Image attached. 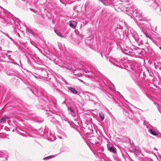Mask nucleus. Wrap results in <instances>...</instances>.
<instances>
[{"mask_svg": "<svg viewBox=\"0 0 161 161\" xmlns=\"http://www.w3.org/2000/svg\"><path fill=\"white\" fill-rule=\"evenodd\" d=\"M131 6V5H128L126 7L127 8L126 11L128 12V14H131L132 18H135V19L137 21H143V22L142 23V24L143 29H146L148 31H150L151 30H153L151 20L144 17L142 12L137 8H135L134 12H133L132 8L130 7L131 10L129 9L130 7Z\"/></svg>", "mask_w": 161, "mask_h": 161, "instance_id": "nucleus-2", "label": "nucleus"}, {"mask_svg": "<svg viewBox=\"0 0 161 161\" xmlns=\"http://www.w3.org/2000/svg\"><path fill=\"white\" fill-rule=\"evenodd\" d=\"M84 72L86 73H91V75H87L89 76V77H92L93 76V74L91 71V68H86L84 70Z\"/></svg>", "mask_w": 161, "mask_h": 161, "instance_id": "nucleus-16", "label": "nucleus"}, {"mask_svg": "<svg viewBox=\"0 0 161 161\" xmlns=\"http://www.w3.org/2000/svg\"><path fill=\"white\" fill-rule=\"evenodd\" d=\"M99 140V137H94L91 139L90 142L92 144H95L97 146L99 147L100 145Z\"/></svg>", "mask_w": 161, "mask_h": 161, "instance_id": "nucleus-7", "label": "nucleus"}, {"mask_svg": "<svg viewBox=\"0 0 161 161\" xmlns=\"http://www.w3.org/2000/svg\"><path fill=\"white\" fill-rule=\"evenodd\" d=\"M140 29L141 30V31L147 37L149 38H150V37L148 35L147 33L144 30L143 28L142 27L140 28Z\"/></svg>", "mask_w": 161, "mask_h": 161, "instance_id": "nucleus-24", "label": "nucleus"}, {"mask_svg": "<svg viewBox=\"0 0 161 161\" xmlns=\"http://www.w3.org/2000/svg\"><path fill=\"white\" fill-rule=\"evenodd\" d=\"M9 119L8 117L5 116L4 117L2 118L0 120V122L2 123H3L6 122V119Z\"/></svg>", "mask_w": 161, "mask_h": 161, "instance_id": "nucleus-23", "label": "nucleus"}, {"mask_svg": "<svg viewBox=\"0 0 161 161\" xmlns=\"http://www.w3.org/2000/svg\"><path fill=\"white\" fill-rule=\"evenodd\" d=\"M159 2V0H150L149 4H150V6L153 7L155 8L158 5Z\"/></svg>", "mask_w": 161, "mask_h": 161, "instance_id": "nucleus-12", "label": "nucleus"}, {"mask_svg": "<svg viewBox=\"0 0 161 161\" xmlns=\"http://www.w3.org/2000/svg\"><path fill=\"white\" fill-rule=\"evenodd\" d=\"M55 156H56L55 155H50V156H47V157L44 158H43V159L44 160H48V159H51L53 158L54 157H55Z\"/></svg>", "mask_w": 161, "mask_h": 161, "instance_id": "nucleus-25", "label": "nucleus"}, {"mask_svg": "<svg viewBox=\"0 0 161 161\" xmlns=\"http://www.w3.org/2000/svg\"><path fill=\"white\" fill-rule=\"evenodd\" d=\"M102 2L103 4L105 6H114V8L115 10L118 12H119L120 11H125L126 12V14H128L129 15H130L131 18H132V15L128 14V12L126 11L127 9V8L126 7L128 5H131V6L130 7L131 8H133V12H134V10L135 9V6L132 4L131 3L130 4H125V6L123 7V5L122 4H121L119 3V2L117 0L114 2V0H99ZM129 9L131 10V9L130 8V7Z\"/></svg>", "mask_w": 161, "mask_h": 161, "instance_id": "nucleus-3", "label": "nucleus"}, {"mask_svg": "<svg viewBox=\"0 0 161 161\" xmlns=\"http://www.w3.org/2000/svg\"><path fill=\"white\" fill-rule=\"evenodd\" d=\"M107 147L108 150L111 153H116V150L115 147L114 146H111L109 144H107Z\"/></svg>", "mask_w": 161, "mask_h": 161, "instance_id": "nucleus-13", "label": "nucleus"}, {"mask_svg": "<svg viewBox=\"0 0 161 161\" xmlns=\"http://www.w3.org/2000/svg\"><path fill=\"white\" fill-rule=\"evenodd\" d=\"M94 97H96L94 96H93Z\"/></svg>", "mask_w": 161, "mask_h": 161, "instance_id": "nucleus-46", "label": "nucleus"}, {"mask_svg": "<svg viewBox=\"0 0 161 161\" xmlns=\"http://www.w3.org/2000/svg\"><path fill=\"white\" fill-rule=\"evenodd\" d=\"M50 82H51L53 84V80H52V81L50 80Z\"/></svg>", "mask_w": 161, "mask_h": 161, "instance_id": "nucleus-39", "label": "nucleus"}, {"mask_svg": "<svg viewBox=\"0 0 161 161\" xmlns=\"http://www.w3.org/2000/svg\"><path fill=\"white\" fill-rule=\"evenodd\" d=\"M22 0L23 1H25V0Z\"/></svg>", "mask_w": 161, "mask_h": 161, "instance_id": "nucleus-43", "label": "nucleus"}, {"mask_svg": "<svg viewBox=\"0 0 161 161\" xmlns=\"http://www.w3.org/2000/svg\"><path fill=\"white\" fill-rule=\"evenodd\" d=\"M80 80V81L83 82L84 84H86L85 82L84 81H83L82 80Z\"/></svg>", "mask_w": 161, "mask_h": 161, "instance_id": "nucleus-36", "label": "nucleus"}, {"mask_svg": "<svg viewBox=\"0 0 161 161\" xmlns=\"http://www.w3.org/2000/svg\"><path fill=\"white\" fill-rule=\"evenodd\" d=\"M39 72L40 74V76L43 77L47 78L48 80H51V79L55 80V77L53 76L51 77V75H49L48 72L45 70L43 69H40L39 70Z\"/></svg>", "mask_w": 161, "mask_h": 161, "instance_id": "nucleus-4", "label": "nucleus"}, {"mask_svg": "<svg viewBox=\"0 0 161 161\" xmlns=\"http://www.w3.org/2000/svg\"><path fill=\"white\" fill-rule=\"evenodd\" d=\"M100 77L102 79L103 82L105 85L108 86H109L110 84L111 83V81H110L109 80H108L105 78L102 74H101L100 72H99L98 73Z\"/></svg>", "mask_w": 161, "mask_h": 161, "instance_id": "nucleus-6", "label": "nucleus"}, {"mask_svg": "<svg viewBox=\"0 0 161 161\" xmlns=\"http://www.w3.org/2000/svg\"><path fill=\"white\" fill-rule=\"evenodd\" d=\"M17 36L19 37H20V35L19 34V33H17Z\"/></svg>", "mask_w": 161, "mask_h": 161, "instance_id": "nucleus-37", "label": "nucleus"}, {"mask_svg": "<svg viewBox=\"0 0 161 161\" xmlns=\"http://www.w3.org/2000/svg\"><path fill=\"white\" fill-rule=\"evenodd\" d=\"M86 84H85L86 85H87L88 86H90L89 84L87 83H85Z\"/></svg>", "mask_w": 161, "mask_h": 161, "instance_id": "nucleus-34", "label": "nucleus"}, {"mask_svg": "<svg viewBox=\"0 0 161 161\" xmlns=\"http://www.w3.org/2000/svg\"><path fill=\"white\" fill-rule=\"evenodd\" d=\"M99 116L102 120H103L104 119V115L102 112L99 113Z\"/></svg>", "mask_w": 161, "mask_h": 161, "instance_id": "nucleus-27", "label": "nucleus"}, {"mask_svg": "<svg viewBox=\"0 0 161 161\" xmlns=\"http://www.w3.org/2000/svg\"><path fill=\"white\" fill-rule=\"evenodd\" d=\"M15 130H17V129L16 128L15 129Z\"/></svg>", "mask_w": 161, "mask_h": 161, "instance_id": "nucleus-48", "label": "nucleus"}, {"mask_svg": "<svg viewBox=\"0 0 161 161\" xmlns=\"http://www.w3.org/2000/svg\"><path fill=\"white\" fill-rule=\"evenodd\" d=\"M7 157V154L0 151V161H6Z\"/></svg>", "mask_w": 161, "mask_h": 161, "instance_id": "nucleus-11", "label": "nucleus"}, {"mask_svg": "<svg viewBox=\"0 0 161 161\" xmlns=\"http://www.w3.org/2000/svg\"><path fill=\"white\" fill-rule=\"evenodd\" d=\"M118 30V29H117V28L115 29V31H114V33L115 32H116V31H117V30Z\"/></svg>", "mask_w": 161, "mask_h": 161, "instance_id": "nucleus-35", "label": "nucleus"}, {"mask_svg": "<svg viewBox=\"0 0 161 161\" xmlns=\"http://www.w3.org/2000/svg\"><path fill=\"white\" fill-rule=\"evenodd\" d=\"M3 33L5 35H6V36H8V37H9L10 39L12 40V38L10 37L9 36V35L7 33H5V32H3Z\"/></svg>", "mask_w": 161, "mask_h": 161, "instance_id": "nucleus-31", "label": "nucleus"}, {"mask_svg": "<svg viewBox=\"0 0 161 161\" xmlns=\"http://www.w3.org/2000/svg\"><path fill=\"white\" fill-rule=\"evenodd\" d=\"M124 53L125 54L128 55L133 53V50L130 48H128L127 50H125Z\"/></svg>", "mask_w": 161, "mask_h": 161, "instance_id": "nucleus-19", "label": "nucleus"}, {"mask_svg": "<svg viewBox=\"0 0 161 161\" xmlns=\"http://www.w3.org/2000/svg\"><path fill=\"white\" fill-rule=\"evenodd\" d=\"M24 25L27 32L29 34H31L34 36H36V33H35L30 28L27 27L25 25Z\"/></svg>", "mask_w": 161, "mask_h": 161, "instance_id": "nucleus-14", "label": "nucleus"}, {"mask_svg": "<svg viewBox=\"0 0 161 161\" xmlns=\"http://www.w3.org/2000/svg\"><path fill=\"white\" fill-rule=\"evenodd\" d=\"M123 110L124 113H126L127 114V115L129 117L133 119L132 114H133L132 110L130 108L125 107L124 108Z\"/></svg>", "mask_w": 161, "mask_h": 161, "instance_id": "nucleus-8", "label": "nucleus"}, {"mask_svg": "<svg viewBox=\"0 0 161 161\" xmlns=\"http://www.w3.org/2000/svg\"><path fill=\"white\" fill-rule=\"evenodd\" d=\"M32 132L35 134L40 136H43L44 134L43 129L41 128L39 129L38 130L35 129H33L32 130Z\"/></svg>", "mask_w": 161, "mask_h": 161, "instance_id": "nucleus-9", "label": "nucleus"}, {"mask_svg": "<svg viewBox=\"0 0 161 161\" xmlns=\"http://www.w3.org/2000/svg\"><path fill=\"white\" fill-rule=\"evenodd\" d=\"M101 56H102V57H103V55H102V54H101Z\"/></svg>", "mask_w": 161, "mask_h": 161, "instance_id": "nucleus-45", "label": "nucleus"}, {"mask_svg": "<svg viewBox=\"0 0 161 161\" xmlns=\"http://www.w3.org/2000/svg\"><path fill=\"white\" fill-rule=\"evenodd\" d=\"M159 48L161 50V47H159Z\"/></svg>", "mask_w": 161, "mask_h": 161, "instance_id": "nucleus-40", "label": "nucleus"}, {"mask_svg": "<svg viewBox=\"0 0 161 161\" xmlns=\"http://www.w3.org/2000/svg\"><path fill=\"white\" fill-rule=\"evenodd\" d=\"M135 151H137V152H135V154L137 156H139L140 154L141 153V152L139 149H135Z\"/></svg>", "mask_w": 161, "mask_h": 161, "instance_id": "nucleus-28", "label": "nucleus"}, {"mask_svg": "<svg viewBox=\"0 0 161 161\" xmlns=\"http://www.w3.org/2000/svg\"><path fill=\"white\" fill-rule=\"evenodd\" d=\"M43 121V119H41V120L40 121L38 120L37 122L39 123H42Z\"/></svg>", "mask_w": 161, "mask_h": 161, "instance_id": "nucleus-32", "label": "nucleus"}, {"mask_svg": "<svg viewBox=\"0 0 161 161\" xmlns=\"http://www.w3.org/2000/svg\"><path fill=\"white\" fill-rule=\"evenodd\" d=\"M14 130H13V131H14Z\"/></svg>", "mask_w": 161, "mask_h": 161, "instance_id": "nucleus-47", "label": "nucleus"}, {"mask_svg": "<svg viewBox=\"0 0 161 161\" xmlns=\"http://www.w3.org/2000/svg\"><path fill=\"white\" fill-rule=\"evenodd\" d=\"M4 19L5 22L7 24H9L10 23H12L13 21V19L8 17L5 18Z\"/></svg>", "mask_w": 161, "mask_h": 161, "instance_id": "nucleus-22", "label": "nucleus"}, {"mask_svg": "<svg viewBox=\"0 0 161 161\" xmlns=\"http://www.w3.org/2000/svg\"><path fill=\"white\" fill-rule=\"evenodd\" d=\"M113 87H111V86H110V88L111 89H112V90H113L114 89V88H113Z\"/></svg>", "mask_w": 161, "mask_h": 161, "instance_id": "nucleus-38", "label": "nucleus"}, {"mask_svg": "<svg viewBox=\"0 0 161 161\" xmlns=\"http://www.w3.org/2000/svg\"><path fill=\"white\" fill-rule=\"evenodd\" d=\"M139 121V120H138H138H137V122H138Z\"/></svg>", "mask_w": 161, "mask_h": 161, "instance_id": "nucleus-41", "label": "nucleus"}, {"mask_svg": "<svg viewBox=\"0 0 161 161\" xmlns=\"http://www.w3.org/2000/svg\"><path fill=\"white\" fill-rule=\"evenodd\" d=\"M149 132L152 135L155 136H157L158 135V134L156 132L153 130L152 129H150L148 130Z\"/></svg>", "mask_w": 161, "mask_h": 161, "instance_id": "nucleus-21", "label": "nucleus"}, {"mask_svg": "<svg viewBox=\"0 0 161 161\" xmlns=\"http://www.w3.org/2000/svg\"><path fill=\"white\" fill-rule=\"evenodd\" d=\"M110 61L114 65L130 71L131 77L136 82L141 81L144 78V72H142L137 67L127 64L126 59L112 58Z\"/></svg>", "mask_w": 161, "mask_h": 161, "instance_id": "nucleus-1", "label": "nucleus"}, {"mask_svg": "<svg viewBox=\"0 0 161 161\" xmlns=\"http://www.w3.org/2000/svg\"><path fill=\"white\" fill-rule=\"evenodd\" d=\"M47 134V138L48 140L53 141L56 140V137L53 134L50 132H48Z\"/></svg>", "mask_w": 161, "mask_h": 161, "instance_id": "nucleus-10", "label": "nucleus"}, {"mask_svg": "<svg viewBox=\"0 0 161 161\" xmlns=\"http://www.w3.org/2000/svg\"><path fill=\"white\" fill-rule=\"evenodd\" d=\"M55 32L58 36L61 37H63V36L61 35L59 32L57 33L55 31Z\"/></svg>", "mask_w": 161, "mask_h": 161, "instance_id": "nucleus-30", "label": "nucleus"}, {"mask_svg": "<svg viewBox=\"0 0 161 161\" xmlns=\"http://www.w3.org/2000/svg\"><path fill=\"white\" fill-rule=\"evenodd\" d=\"M9 51H8L7 53H6L5 52L2 53H3V57L4 58H8L11 61H8V62H11L15 64H17V62L14 61V60L12 58L11 55L9 54Z\"/></svg>", "mask_w": 161, "mask_h": 161, "instance_id": "nucleus-5", "label": "nucleus"}, {"mask_svg": "<svg viewBox=\"0 0 161 161\" xmlns=\"http://www.w3.org/2000/svg\"><path fill=\"white\" fill-rule=\"evenodd\" d=\"M15 25H16V27L18 29L20 30V29H21V25L20 24H19L18 22H15Z\"/></svg>", "mask_w": 161, "mask_h": 161, "instance_id": "nucleus-29", "label": "nucleus"}, {"mask_svg": "<svg viewBox=\"0 0 161 161\" xmlns=\"http://www.w3.org/2000/svg\"><path fill=\"white\" fill-rule=\"evenodd\" d=\"M155 149H156V150H157V149L156 148H155Z\"/></svg>", "mask_w": 161, "mask_h": 161, "instance_id": "nucleus-42", "label": "nucleus"}, {"mask_svg": "<svg viewBox=\"0 0 161 161\" xmlns=\"http://www.w3.org/2000/svg\"><path fill=\"white\" fill-rule=\"evenodd\" d=\"M146 1H147V0H145Z\"/></svg>", "mask_w": 161, "mask_h": 161, "instance_id": "nucleus-44", "label": "nucleus"}, {"mask_svg": "<svg viewBox=\"0 0 161 161\" xmlns=\"http://www.w3.org/2000/svg\"><path fill=\"white\" fill-rule=\"evenodd\" d=\"M42 101H43V103H44V105L45 106L47 105L48 102H49V100L47 98H45V99H43Z\"/></svg>", "mask_w": 161, "mask_h": 161, "instance_id": "nucleus-26", "label": "nucleus"}, {"mask_svg": "<svg viewBox=\"0 0 161 161\" xmlns=\"http://www.w3.org/2000/svg\"><path fill=\"white\" fill-rule=\"evenodd\" d=\"M67 89L69 91L75 94H77L78 92L76 90L75 88L71 87H68Z\"/></svg>", "mask_w": 161, "mask_h": 161, "instance_id": "nucleus-18", "label": "nucleus"}, {"mask_svg": "<svg viewBox=\"0 0 161 161\" xmlns=\"http://www.w3.org/2000/svg\"><path fill=\"white\" fill-rule=\"evenodd\" d=\"M106 95L109 98L113 99L114 100L115 102L116 103H117L119 104V102H120L119 101H117L114 98L112 95L109 94L108 93H107Z\"/></svg>", "mask_w": 161, "mask_h": 161, "instance_id": "nucleus-20", "label": "nucleus"}, {"mask_svg": "<svg viewBox=\"0 0 161 161\" xmlns=\"http://www.w3.org/2000/svg\"><path fill=\"white\" fill-rule=\"evenodd\" d=\"M68 110L70 111V114L73 117H75L76 116V114L75 112H74L73 108L71 107H68Z\"/></svg>", "mask_w": 161, "mask_h": 161, "instance_id": "nucleus-17", "label": "nucleus"}, {"mask_svg": "<svg viewBox=\"0 0 161 161\" xmlns=\"http://www.w3.org/2000/svg\"><path fill=\"white\" fill-rule=\"evenodd\" d=\"M76 22L75 21H69L68 23L69 26L73 29L76 28Z\"/></svg>", "mask_w": 161, "mask_h": 161, "instance_id": "nucleus-15", "label": "nucleus"}, {"mask_svg": "<svg viewBox=\"0 0 161 161\" xmlns=\"http://www.w3.org/2000/svg\"><path fill=\"white\" fill-rule=\"evenodd\" d=\"M20 133L21 134V135L23 136H26V135H25L24 133H21V132H20Z\"/></svg>", "mask_w": 161, "mask_h": 161, "instance_id": "nucleus-33", "label": "nucleus"}]
</instances>
